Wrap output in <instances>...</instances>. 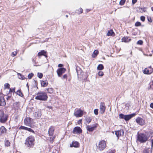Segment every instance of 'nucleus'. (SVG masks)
Masks as SVG:
<instances>
[{
	"mask_svg": "<svg viewBox=\"0 0 153 153\" xmlns=\"http://www.w3.org/2000/svg\"><path fill=\"white\" fill-rule=\"evenodd\" d=\"M34 137L33 136H30L27 137L25 140V144L28 147H31L34 145Z\"/></svg>",
	"mask_w": 153,
	"mask_h": 153,
	"instance_id": "f257e3e1",
	"label": "nucleus"
},
{
	"mask_svg": "<svg viewBox=\"0 0 153 153\" xmlns=\"http://www.w3.org/2000/svg\"><path fill=\"white\" fill-rule=\"evenodd\" d=\"M48 97L46 93L45 92L38 93L35 97V99L42 101H46Z\"/></svg>",
	"mask_w": 153,
	"mask_h": 153,
	"instance_id": "f03ea898",
	"label": "nucleus"
},
{
	"mask_svg": "<svg viewBox=\"0 0 153 153\" xmlns=\"http://www.w3.org/2000/svg\"><path fill=\"white\" fill-rule=\"evenodd\" d=\"M106 146L105 142L104 140L100 141L98 144H97V149L100 151H102L105 149Z\"/></svg>",
	"mask_w": 153,
	"mask_h": 153,
	"instance_id": "7ed1b4c3",
	"label": "nucleus"
},
{
	"mask_svg": "<svg viewBox=\"0 0 153 153\" xmlns=\"http://www.w3.org/2000/svg\"><path fill=\"white\" fill-rule=\"evenodd\" d=\"M148 139L147 136L143 134H141L138 135V140L142 143L146 142Z\"/></svg>",
	"mask_w": 153,
	"mask_h": 153,
	"instance_id": "20e7f679",
	"label": "nucleus"
},
{
	"mask_svg": "<svg viewBox=\"0 0 153 153\" xmlns=\"http://www.w3.org/2000/svg\"><path fill=\"white\" fill-rule=\"evenodd\" d=\"M54 131V128L53 126H51V127L49 128L48 130V134L50 136H51L50 137V142H52L53 141V140L55 138V137H53V135Z\"/></svg>",
	"mask_w": 153,
	"mask_h": 153,
	"instance_id": "39448f33",
	"label": "nucleus"
},
{
	"mask_svg": "<svg viewBox=\"0 0 153 153\" xmlns=\"http://www.w3.org/2000/svg\"><path fill=\"white\" fill-rule=\"evenodd\" d=\"M0 122L1 123H4L7 120V114H4V113L1 111L0 112Z\"/></svg>",
	"mask_w": 153,
	"mask_h": 153,
	"instance_id": "423d86ee",
	"label": "nucleus"
},
{
	"mask_svg": "<svg viewBox=\"0 0 153 153\" xmlns=\"http://www.w3.org/2000/svg\"><path fill=\"white\" fill-rule=\"evenodd\" d=\"M83 114V111L80 109L76 110L74 113V115L76 117H81Z\"/></svg>",
	"mask_w": 153,
	"mask_h": 153,
	"instance_id": "0eeeda50",
	"label": "nucleus"
},
{
	"mask_svg": "<svg viewBox=\"0 0 153 153\" xmlns=\"http://www.w3.org/2000/svg\"><path fill=\"white\" fill-rule=\"evenodd\" d=\"M32 119L30 117L26 118L24 120V124L26 125L30 126L32 125Z\"/></svg>",
	"mask_w": 153,
	"mask_h": 153,
	"instance_id": "6e6552de",
	"label": "nucleus"
},
{
	"mask_svg": "<svg viewBox=\"0 0 153 153\" xmlns=\"http://www.w3.org/2000/svg\"><path fill=\"white\" fill-rule=\"evenodd\" d=\"M97 124H95L93 126H91L90 125H88L86 127L87 130L89 132L93 131L97 128Z\"/></svg>",
	"mask_w": 153,
	"mask_h": 153,
	"instance_id": "1a4fd4ad",
	"label": "nucleus"
},
{
	"mask_svg": "<svg viewBox=\"0 0 153 153\" xmlns=\"http://www.w3.org/2000/svg\"><path fill=\"white\" fill-rule=\"evenodd\" d=\"M106 107L105 103L103 102H101L100 106V111L102 114L104 113Z\"/></svg>",
	"mask_w": 153,
	"mask_h": 153,
	"instance_id": "9d476101",
	"label": "nucleus"
},
{
	"mask_svg": "<svg viewBox=\"0 0 153 153\" xmlns=\"http://www.w3.org/2000/svg\"><path fill=\"white\" fill-rule=\"evenodd\" d=\"M66 69L64 68H59L57 71L58 75L59 76H60L62 74L65 72Z\"/></svg>",
	"mask_w": 153,
	"mask_h": 153,
	"instance_id": "9b49d317",
	"label": "nucleus"
},
{
	"mask_svg": "<svg viewBox=\"0 0 153 153\" xmlns=\"http://www.w3.org/2000/svg\"><path fill=\"white\" fill-rule=\"evenodd\" d=\"M137 123L139 125L143 126L145 123V120L142 118L140 117H138L136 119Z\"/></svg>",
	"mask_w": 153,
	"mask_h": 153,
	"instance_id": "f8f14e48",
	"label": "nucleus"
},
{
	"mask_svg": "<svg viewBox=\"0 0 153 153\" xmlns=\"http://www.w3.org/2000/svg\"><path fill=\"white\" fill-rule=\"evenodd\" d=\"M116 135L118 138L119 136H123L124 134V131L123 129H121L119 131H117L115 132Z\"/></svg>",
	"mask_w": 153,
	"mask_h": 153,
	"instance_id": "ddd939ff",
	"label": "nucleus"
},
{
	"mask_svg": "<svg viewBox=\"0 0 153 153\" xmlns=\"http://www.w3.org/2000/svg\"><path fill=\"white\" fill-rule=\"evenodd\" d=\"M81 129L79 127H76L74 128L73 130L74 133H80L82 132Z\"/></svg>",
	"mask_w": 153,
	"mask_h": 153,
	"instance_id": "4468645a",
	"label": "nucleus"
},
{
	"mask_svg": "<svg viewBox=\"0 0 153 153\" xmlns=\"http://www.w3.org/2000/svg\"><path fill=\"white\" fill-rule=\"evenodd\" d=\"M79 143L76 141H73L70 144V147H78L79 146Z\"/></svg>",
	"mask_w": 153,
	"mask_h": 153,
	"instance_id": "2eb2a0df",
	"label": "nucleus"
},
{
	"mask_svg": "<svg viewBox=\"0 0 153 153\" xmlns=\"http://www.w3.org/2000/svg\"><path fill=\"white\" fill-rule=\"evenodd\" d=\"M136 115L135 113H133L131 114L125 115V120L126 121H128L132 117Z\"/></svg>",
	"mask_w": 153,
	"mask_h": 153,
	"instance_id": "dca6fc26",
	"label": "nucleus"
},
{
	"mask_svg": "<svg viewBox=\"0 0 153 153\" xmlns=\"http://www.w3.org/2000/svg\"><path fill=\"white\" fill-rule=\"evenodd\" d=\"M6 102L3 97L0 96V105L2 106H5Z\"/></svg>",
	"mask_w": 153,
	"mask_h": 153,
	"instance_id": "f3484780",
	"label": "nucleus"
},
{
	"mask_svg": "<svg viewBox=\"0 0 153 153\" xmlns=\"http://www.w3.org/2000/svg\"><path fill=\"white\" fill-rule=\"evenodd\" d=\"M20 129H23V130H27L29 131L32 132L33 133H34V131L32 129H31V128H27V127L23 126H21L20 128Z\"/></svg>",
	"mask_w": 153,
	"mask_h": 153,
	"instance_id": "a211bd4d",
	"label": "nucleus"
},
{
	"mask_svg": "<svg viewBox=\"0 0 153 153\" xmlns=\"http://www.w3.org/2000/svg\"><path fill=\"white\" fill-rule=\"evenodd\" d=\"M41 115V113L40 111H38L34 113V116L36 118H39Z\"/></svg>",
	"mask_w": 153,
	"mask_h": 153,
	"instance_id": "6ab92c4d",
	"label": "nucleus"
},
{
	"mask_svg": "<svg viewBox=\"0 0 153 153\" xmlns=\"http://www.w3.org/2000/svg\"><path fill=\"white\" fill-rule=\"evenodd\" d=\"M6 129L3 126H2L0 128V135L5 133L6 131Z\"/></svg>",
	"mask_w": 153,
	"mask_h": 153,
	"instance_id": "aec40b11",
	"label": "nucleus"
},
{
	"mask_svg": "<svg viewBox=\"0 0 153 153\" xmlns=\"http://www.w3.org/2000/svg\"><path fill=\"white\" fill-rule=\"evenodd\" d=\"M46 53V52L44 50H43L41 51V52H39L38 53V56H40L42 55H44L46 57H47V56H45V54Z\"/></svg>",
	"mask_w": 153,
	"mask_h": 153,
	"instance_id": "412c9836",
	"label": "nucleus"
},
{
	"mask_svg": "<svg viewBox=\"0 0 153 153\" xmlns=\"http://www.w3.org/2000/svg\"><path fill=\"white\" fill-rule=\"evenodd\" d=\"M41 85L43 87H46L48 85V82L46 81H41Z\"/></svg>",
	"mask_w": 153,
	"mask_h": 153,
	"instance_id": "4be33fe9",
	"label": "nucleus"
},
{
	"mask_svg": "<svg viewBox=\"0 0 153 153\" xmlns=\"http://www.w3.org/2000/svg\"><path fill=\"white\" fill-rule=\"evenodd\" d=\"M76 71L78 76L80 75L82 73V71L80 69L79 67H77L76 68Z\"/></svg>",
	"mask_w": 153,
	"mask_h": 153,
	"instance_id": "5701e85b",
	"label": "nucleus"
},
{
	"mask_svg": "<svg viewBox=\"0 0 153 153\" xmlns=\"http://www.w3.org/2000/svg\"><path fill=\"white\" fill-rule=\"evenodd\" d=\"M99 52L97 50H95L93 52L92 56L93 57H95L98 54Z\"/></svg>",
	"mask_w": 153,
	"mask_h": 153,
	"instance_id": "b1692460",
	"label": "nucleus"
},
{
	"mask_svg": "<svg viewBox=\"0 0 153 153\" xmlns=\"http://www.w3.org/2000/svg\"><path fill=\"white\" fill-rule=\"evenodd\" d=\"M104 68V67L102 65L100 64L97 67V69L98 70H101L103 69Z\"/></svg>",
	"mask_w": 153,
	"mask_h": 153,
	"instance_id": "393cba45",
	"label": "nucleus"
},
{
	"mask_svg": "<svg viewBox=\"0 0 153 153\" xmlns=\"http://www.w3.org/2000/svg\"><path fill=\"white\" fill-rule=\"evenodd\" d=\"M114 32L112 30H109L107 33V35L108 36H112Z\"/></svg>",
	"mask_w": 153,
	"mask_h": 153,
	"instance_id": "a878e982",
	"label": "nucleus"
},
{
	"mask_svg": "<svg viewBox=\"0 0 153 153\" xmlns=\"http://www.w3.org/2000/svg\"><path fill=\"white\" fill-rule=\"evenodd\" d=\"M143 73L145 74H150L149 70L147 68H145L144 70Z\"/></svg>",
	"mask_w": 153,
	"mask_h": 153,
	"instance_id": "bb28decb",
	"label": "nucleus"
},
{
	"mask_svg": "<svg viewBox=\"0 0 153 153\" xmlns=\"http://www.w3.org/2000/svg\"><path fill=\"white\" fill-rule=\"evenodd\" d=\"M17 95L20 97H22L23 96V94L20 90H18L16 92Z\"/></svg>",
	"mask_w": 153,
	"mask_h": 153,
	"instance_id": "cd10ccee",
	"label": "nucleus"
},
{
	"mask_svg": "<svg viewBox=\"0 0 153 153\" xmlns=\"http://www.w3.org/2000/svg\"><path fill=\"white\" fill-rule=\"evenodd\" d=\"M143 153H152V151L150 149H146L144 151Z\"/></svg>",
	"mask_w": 153,
	"mask_h": 153,
	"instance_id": "c85d7f7f",
	"label": "nucleus"
},
{
	"mask_svg": "<svg viewBox=\"0 0 153 153\" xmlns=\"http://www.w3.org/2000/svg\"><path fill=\"white\" fill-rule=\"evenodd\" d=\"M91 120L92 119L90 117H88L86 118V121L88 123H90L91 121Z\"/></svg>",
	"mask_w": 153,
	"mask_h": 153,
	"instance_id": "c756f323",
	"label": "nucleus"
},
{
	"mask_svg": "<svg viewBox=\"0 0 153 153\" xmlns=\"http://www.w3.org/2000/svg\"><path fill=\"white\" fill-rule=\"evenodd\" d=\"M10 85L8 83H6L4 85V88L6 89L7 88L8 89L10 88Z\"/></svg>",
	"mask_w": 153,
	"mask_h": 153,
	"instance_id": "7c9ffc66",
	"label": "nucleus"
},
{
	"mask_svg": "<svg viewBox=\"0 0 153 153\" xmlns=\"http://www.w3.org/2000/svg\"><path fill=\"white\" fill-rule=\"evenodd\" d=\"M19 75V79H24L25 78L24 76L22 75H21L20 74H18Z\"/></svg>",
	"mask_w": 153,
	"mask_h": 153,
	"instance_id": "2f4dec72",
	"label": "nucleus"
},
{
	"mask_svg": "<svg viewBox=\"0 0 153 153\" xmlns=\"http://www.w3.org/2000/svg\"><path fill=\"white\" fill-rule=\"evenodd\" d=\"M10 143L9 141L8 140H6L5 142V145L7 146H10Z\"/></svg>",
	"mask_w": 153,
	"mask_h": 153,
	"instance_id": "473e14b6",
	"label": "nucleus"
},
{
	"mask_svg": "<svg viewBox=\"0 0 153 153\" xmlns=\"http://www.w3.org/2000/svg\"><path fill=\"white\" fill-rule=\"evenodd\" d=\"M47 90L48 92L50 94H52L53 92V89L52 88H48L47 89Z\"/></svg>",
	"mask_w": 153,
	"mask_h": 153,
	"instance_id": "72a5a7b5",
	"label": "nucleus"
},
{
	"mask_svg": "<svg viewBox=\"0 0 153 153\" xmlns=\"http://www.w3.org/2000/svg\"><path fill=\"white\" fill-rule=\"evenodd\" d=\"M126 0H121L119 2L120 5H122L124 4Z\"/></svg>",
	"mask_w": 153,
	"mask_h": 153,
	"instance_id": "f704fd0d",
	"label": "nucleus"
},
{
	"mask_svg": "<svg viewBox=\"0 0 153 153\" xmlns=\"http://www.w3.org/2000/svg\"><path fill=\"white\" fill-rule=\"evenodd\" d=\"M125 115H124L122 114H119V117L120 118L125 119Z\"/></svg>",
	"mask_w": 153,
	"mask_h": 153,
	"instance_id": "c9c22d12",
	"label": "nucleus"
},
{
	"mask_svg": "<svg viewBox=\"0 0 153 153\" xmlns=\"http://www.w3.org/2000/svg\"><path fill=\"white\" fill-rule=\"evenodd\" d=\"M37 76L39 78H42L43 77V74L41 73H38L37 74Z\"/></svg>",
	"mask_w": 153,
	"mask_h": 153,
	"instance_id": "e433bc0d",
	"label": "nucleus"
},
{
	"mask_svg": "<svg viewBox=\"0 0 153 153\" xmlns=\"http://www.w3.org/2000/svg\"><path fill=\"white\" fill-rule=\"evenodd\" d=\"M33 75V74L32 73L29 74L28 76V78L29 79H31Z\"/></svg>",
	"mask_w": 153,
	"mask_h": 153,
	"instance_id": "4c0bfd02",
	"label": "nucleus"
},
{
	"mask_svg": "<svg viewBox=\"0 0 153 153\" xmlns=\"http://www.w3.org/2000/svg\"><path fill=\"white\" fill-rule=\"evenodd\" d=\"M98 109H95L94 110V114L95 115H97L98 114Z\"/></svg>",
	"mask_w": 153,
	"mask_h": 153,
	"instance_id": "58836bf2",
	"label": "nucleus"
},
{
	"mask_svg": "<svg viewBox=\"0 0 153 153\" xmlns=\"http://www.w3.org/2000/svg\"><path fill=\"white\" fill-rule=\"evenodd\" d=\"M128 38L126 37L123 38L122 39V41L123 42H126L127 41Z\"/></svg>",
	"mask_w": 153,
	"mask_h": 153,
	"instance_id": "ea45409f",
	"label": "nucleus"
},
{
	"mask_svg": "<svg viewBox=\"0 0 153 153\" xmlns=\"http://www.w3.org/2000/svg\"><path fill=\"white\" fill-rule=\"evenodd\" d=\"M141 23L139 22H137L135 24V26H139L141 25Z\"/></svg>",
	"mask_w": 153,
	"mask_h": 153,
	"instance_id": "a19ab883",
	"label": "nucleus"
},
{
	"mask_svg": "<svg viewBox=\"0 0 153 153\" xmlns=\"http://www.w3.org/2000/svg\"><path fill=\"white\" fill-rule=\"evenodd\" d=\"M98 75L99 76H102L103 75V73L102 71H99L98 73Z\"/></svg>",
	"mask_w": 153,
	"mask_h": 153,
	"instance_id": "79ce46f5",
	"label": "nucleus"
},
{
	"mask_svg": "<svg viewBox=\"0 0 153 153\" xmlns=\"http://www.w3.org/2000/svg\"><path fill=\"white\" fill-rule=\"evenodd\" d=\"M149 68L150 69L149 70V73L150 74L153 72V69L151 68V66H150Z\"/></svg>",
	"mask_w": 153,
	"mask_h": 153,
	"instance_id": "37998d69",
	"label": "nucleus"
},
{
	"mask_svg": "<svg viewBox=\"0 0 153 153\" xmlns=\"http://www.w3.org/2000/svg\"><path fill=\"white\" fill-rule=\"evenodd\" d=\"M143 42L142 41L140 40H139L138 41V42L137 43V44H139L140 45H141L143 44Z\"/></svg>",
	"mask_w": 153,
	"mask_h": 153,
	"instance_id": "c03bdc74",
	"label": "nucleus"
},
{
	"mask_svg": "<svg viewBox=\"0 0 153 153\" xmlns=\"http://www.w3.org/2000/svg\"><path fill=\"white\" fill-rule=\"evenodd\" d=\"M17 54V52L16 51L13 52L12 53V56L13 57L15 56Z\"/></svg>",
	"mask_w": 153,
	"mask_h": 153,
	"instance_id": "a18cd8bd",
	"label": "nucleus"
},
{
	"mask_svg": "<svg viewBox=\"0 0 153 153\" xmlns=\"http://www.w3.org/2000/svg\"><path fill=\"white\" fill-rule=\"evenodd\" d=\"M15 88H14L12 89H11V88H10L9 92H15Z\"/></svg>",
	"mask_w": 153,
	"mask_h": 153,
	"instance_id": "49530a36",
	"label": "nucleus"
},
{
	"mask_svg": "<svg viewBox=\"0 0 153 153\" xmlns=\"http://www.w3.org/2000/svg\"><path fill=\"white\" fill-rule=\"evenodd\" d=\"M145 17L144 16H141L140 17V19L141 21H142L143 22L145 20Z\"/></svg>",
	"mask_w": 153,
	"mask_h": 153,
	"instance_id": "de8ad7c7",
	"label": "nucleus"
},
{
	"mask_svg": "<svg viewBox=\"0 0 153 153\" xmlns=\"http://www.w3.org/2000/svg\"><path fill=\"white\" fill-rule=\"evenodd\" d=\"M79 14H81L82 13V8H80L79 10Z\"/></svg>",
	"mask_w": 153,
	"mask_h": 153,
	"instance_id": "09e8293b",
	"label": "nucleus"
},
{
	"mask_svg": "<svg viewBox=\"0 0 153 153\" xmlns=\"http://www.w3.org/2000/svg\"><path fill=\"white\" fill-rule=\"evenodd\" d=\"M137 1V0H132V3L133 4H135Z\"/></svg>",
	"mask_w": 153,
	"mask_h": 153,
	"instance_id": "8fccbe9b",
	"label": "nucleus"
},
{
	"mask_svg": "<svg viewBox=\"0 0 153 153\" xmlns=\"http://www.w3.org/2000/svg\"><path fill=\"white\" fill-rule=\"evenodd\" d=\"M67 75L66 74L64 75L63 76V79H67Z\"/></svg>",
	"mask_w": 153,
	"mask_h": 153,
	"instance_id": "3c124183",
	"label": "nucleus"
},
{
	"mask_svg": "<svg viewBox=\"0 0 153 153\" xmlns=\"http://www.w3.org/2000/svg\"><path fill=\"white\" fill-rule=\"evenodd\" d=\"M148 21L150 22H152V20L151 18H148Z\"/></svg>",
	"mask_w": 153,
	"mask_h": 153,
	"instance_id": "603ef678",
	"label": "nucleus"
},
{
	"mask_svg": "<svg viewBox=\"0 0 153 153\" xmlns=\"http://www.w3.org/2000/svg\"><path fill=\"white\" fill-rule=\"evenodd\" d=\"M63 66V65L62 64H59L58 65V67H62Z\"/></svg>",
	"mask_w": 153,
	"mask_h": 153,
	"instance_id": "864d4df0",
	"label": "nucleus"
},
{
	"mask_svg": "<svg viewBox=\"0 0 153 153\" xmlns=\"http://www.w3.org/2000/svg\"><path fill=\"white\" fill-rule=\"evenodd\" d=\"M150 107L153 108V103H151L150 105Z\"/></svg>",
	"mask_w": 153,
	"mask_h": 153,
	"instance_id": "5fc2aeb1",
	"label": "nucleus"
},
{
	"mask_svg": "<svg viewBox=\"0 0 153 153\" xmlns=\"http://www.w3.org/2000/svg\"><path fill=\"white\" fill-rule=\"evenodd\" d=\"M11 96H8L6 98L7 100H8L9 99H10L11 98Z\"/></svg>",
	"mask_w": 153,
	"mask_h": 153,
	"instance_id": "6e6d98bb",
	"label": "nucleus"
},
{
	"mask_svg": "<svg viewBox=\"0 0 153 153\" xmlns=\"http://www.w3.org/2000/svg\"><path fill=\"white\" fill-rule=\"evenodd\" d=\"M141 10H143V11L145 12L146 11V10L144 9V8H141Z\"/></svg>",
	"mask_w": 153,
	"mask_h": 153,
	"instance_id": "4d7b16f0",
	"label": "nucleus"
},
{
	"mask_svg": "<svg viewBox=\"0 0 153 153\" xmlns=\"http://www.w3.org/2000/svg\"><path fill=\"white\" fill-rule=\"evenodd\" d=\"M151 141H152V146L153 145V140H152Z\"/></svg>",
	"mask_w": 153,
	"mask_h": 153,
	"instance_id": "13d9d810",
	"label": "nucleus"
},
{
	"mask_svg": "<svg viewBox=\"0 0 153 153\" xmlns=\"http://www.w3.org/2000/svg\"><path fill=\"white\" fill-rule=\"evenodd\" d=\"M108 153H112V152L111 151H110Z\"/></svg>",
	"mask_w": 153,
	"mask_h": 153,
	"instance_id": "bf43d9fd",
	"label": "nucleus"
},
{
	"mask_svg": "<svg viewBox=\"0 0 153 153\" xmlns=\"http://www.w3.org/2000/svg\"><path fill=\"white\" fill-rule=\"evenodd\" d=\"M151 10H152L153 11V7H152L151 8Z\"/></svg>",
	"mask_w": 153,
	"mask_h": 153,
	"instance_id": "052dcab7",
	"label": "nucleus"
},
{
	"mask_svg": "<svg viewBox=\"0 0 153 153\" xmlns=\"http://www.w3.org/2000/svg\"><path fill=\"white\" fill-rule=\"evenodd\" d=\"M81 121H82V120H79V122H81Z\"/></svg>",
	"mask_w": 153,
	"mask_h": 153,
	"instance_id": "680f3d73",
	"label": "nucleus"
},
{
	"mask_svg": "<svg viewBox=\"0 0 153 153\" xmlns=\"http://www.w3.org/2000/svg\"><path fill=\"white\" fill-rule=\"evenodd\" d=\"M2 94L0 92V96H1V95Z\"/></svg>",
	"mask_w": 153,
	"mask_h": 153,
	"instance_id": "e2e57ef3",
	"label": "nucleus"
},
{
	"mask_svg": "<svg viewBox=\"0 0 153 153\" xmlns=\"http://www.w3.org/2000/svg\"><path fill=\"white\" fill-rule=\"evenodd\" d=\"M48 107V108H51L52 107Z\"/></svg>",
	"mask_w": 153,
	"mask_h": 153,
	"instance_id": "0e129e2a",
	"label": "nucleus"
},
{
	"mask_svg": "<svg viewBox=\"0 0 153 153\" xmlns=\"http://www.w3.org/2000/svg\"><path fill=\"white\" fill-rule=\"evenodd\" d=\"M66 16L67 17L68 16V15H66Z\"/></svg>",
	"mask_w": 153,
	"mask_h": 153,
	"instance_id": "69168bd1",
	"label": "nucleus"
},
{
	"mask_svg": "<svg viewBox=\"0 0 153 153\" xmlns=\"http://www.w3.org/2000/svg\"><path fill=\"white\" fill-rule=\"evenodd\" d=\"M152 84H153V81H152Z\"/></svg>",
	"mask_w": 153,
	"mask_h": 153,
	"instance_id": "338daca9",
	"label": "nucleus"
}]
</instances>
